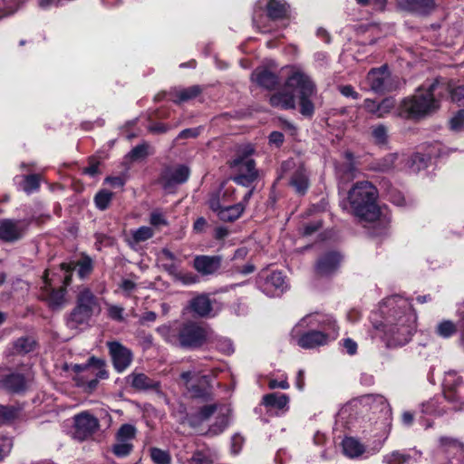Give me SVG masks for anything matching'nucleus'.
<instances>
[{
    "label": "nucleus",
    "mask_w": 464,
    "mask_h": 464,
    "mask_svg": "<svg viewBox=\"0 0 464 464\" xmlns=\"http://www.w3.org/2000/svg\"><path fill=\"white\" fill-rule=\"evenodd\" d=\"M230 410L227 406L221 405L216 416V422L212 424L208 432L213 435H218L224 431L228 425Z\"/></svg>",
    "instance_id": "2f4dec72"
},
{
    "label": "nucleus",
    "mask_w": 464,
    "mask_h": 464,
    "mask_svg": "<svg viewBox=\"0 0 464 464\" xmlns=\"http://www.w3.org/2000/svg\"><path fill=\"white\" fill-rule=\"evenodd\" d=\"M406 5L410 11L420 14H428L436 7L435 0H407Z\"/></svg>",
    "instance_id": "72a5a7b5"
},
{
    "label": "nucleus",
    "mask_w": 464,
    "mask_h": 464,
    "mask_svg": "<svg viewBox=\"0 0 464 464\" xmlns=\"http://www.w3.org/2000/svg\"><path fill=\"white\" fill-rule=\"evenodd\" d=\"M380 312L384 316V323L373 324V326L383 332L386 346L408 343L415 332L417 319L411 303L400 295H392L382 302Z\"/></svg>",
    "instance_id": "f257e3e1"
},
{
    "label": "nucleus",
    "mask_w": 464,
    "mask_h": 464,
    "mask_svg": "<svg viewBox=\"0 0 464 464\" xmlns=\"http://www.w3.org/2000/svg\"><path fill=\"white\" fill-rule=\"evenodd\" d=\"M270 104L282 110L295 109V97L292 92H277L270 97Z\"/></svg>",
    "instance_id": "a878e982"
},
{
    "label": "nucleus",
    "mask_w": 464,
    "mask_h": 464,
    "mask_svg": "<svg viewBox=\"0 0 464 464\" xmlns=\"http://www.w3.org/2000/svg\"><path fill=\"white\" fill-rule=\"evenodd\" d=\"M123 312L124 308L122 306L115 304H110L108 306V316L114 321H123Z\"/></svg>",
    "instance_id": "4d7b16f0"
},
{
    "label": "nucleus",
    "mask_w": 464,
    "mask_h": 464,
    "mask_svg": "<svg viewBox=\"0 0 464 464\" xmlns=\"http://www.w3.org/2000/svg\"><path fill=\"white\" fill-rule=\"evenodd\" d=\"M457 332L456 324L450 320H444L440 322L436 328L438 335L443 338H449Z\"/></svg>",
    "instance_id": "37998d69"
},
{
    "label": "nucleus",
    "mask_w": 464,
    "mask_h": 464,
    "mask_svg": "<svg viewBox=\"0 0 464 464\" xmlns=\"http://www.w3.org/2000/svg\"><path fill=\"white\" fill-rule=\"evenodd\" d=\"M136 436V429L133 425L123 424L116 434V443L112 446V452L117 457H126L133 450V440Z\"/></svg>",
    "instance_id": "9b49d317"
},
{
    "label": "nucleus",
    "mask_w": 464,
    "mask_h": 464,
    "mask_svg": "<svg viewBox=\"0 0 464 464\" xmlns=\"http://www.w3.org/2000/svg\"><path fill=\"white\" fill-rule=\"evenodd\" d=\"M160 332L168 343L187 349L202 346L208 335L205 327L194 322L184 323L177 327H163Z\"/></svg>",
    "instance_id": "20e7f679"
},
{
    "label": "nucleus",
    "mask_w": 464,
    "mask_h": 464,
    "mask_svg": "<svg viewBox=\"0 0 464 464\" xmlns=\"http://www.w3.org/2000/svg\"><path fill=\"white\" fill-rule=\"evenodd\" d=\"M103 361L91 357L85 364L72 365V371L76 373L73 378L78 387L91 392L98 385L99 379L108 377V372L104 368Z\"/></svg>",
    "instance_id": "0eeeda50"
},
{
    "label": "nucleus",
    "mask_w": 464,
    "mask_h": 464,
    "mask_svg": "<svg viewBox=\"0 0 464 464\" xmlns=\"http://www.w3.org/2000/svg\"><path fill=\"white\" fill-rule=\"evenodd\" d=\"M253 153V149L247 146L242 155H238L230 163L235 175L232 180L238 185L250 187L257 179L258 171L256 169V163L249 156Z\"/></svg>",
    "instance_id": "6e6552de"
},
{
    "label": "nucleus",
    "mask_w": 464,
    "mask_h": 464,
    "mask_svg": "<svg viewBox=\"0 0 464 464\" xmlns=\"http://www.w3.org/2000/svg\"><path fill=\"white\" fill-rule=\"evenodd\" d=\"M181 379L185 382L186 385L188 387V389H191L195 392V394L197 396H201L202 392L198 390L195 389L194 385L190 382L193 380H200L201 382L208 384V377L207 375L199 376L198 373H197L195 371H188L184 372L180 375Z\"/></svg>",
    "instance_id": "ea45409f"
},
{
    "label": "nucleus",
    "mask_w": 464,
    "mask_h": 464,
    "mask_svg": "<svg viewBox=\"0 0 464 464\" xmlns=\"http://www.w3.org/2000/svg\"><path fill=\"white\" fill-rule=\"evenodd\" d=\"M289 397L283 393L274 392L266 394L263 397V403L266 407L277 410H285L287 408Z\"/></svg>",
    "instance_id": "f704fd0d"
},
{
    "label": "nucleus",
    "mask_w": 464,
    "mask_h": 464,
    "mask_svg": "<svg viewBox=\"0 0 464 464\" xmlns=\"http://www.w3.org/2000/svg\"><path fill=\"white\" fill-rule=\"evenodd\" d=\"M266 9L269 18L273 20L284 18L287 13V5L281 0H266Z\"/></svg>",
    "instance_id": "473e14b6"
},
{
    "label": "nucleus",
    "mask_w": 464,
    "mask_h": 464,
    "mask_svg": "<svg viewBox=\"0 0 464 464\" xmlns=\"http://www.w3.org/2000/svg\"><path fill=\"white\" fill-rule=\"evenodd\" d=\"M44 284L42 295L48 301L53 308H60L65 303V287L53 289L51 287V279L49 278V271L46 270L44 275Z\"/></svg>",
    "instance_id": "6ab92c4d"
},
{
    "label": "nucleus",
    "mask_w": 464,
    "mask_h": 464,
    "mask_svg": "<svg viewBox=\"0 0 464 464\" xmlns=\"http://www.w3.org/2000/svg\"><path fill=\"white\" fill-rule=\"evenodd\" d=\"M428 158L420 153H415L408 160V167L413 172H418L427 167Z\"/></svg>",
    "instance_id": "79ce46f5"
},
{
    "label": "nucleus",
    "mask_w": 464,
    "mask_h": 464,
    "mask_svg": "<svg viewBox=\"0 0 464 464\" xmlns=\"http://www.w3.org/2000/svg\"><path fill=\"white\" fill-rule=\"evenodd\" d=\"M35 342L30 337H22L14 343V350L17 353L25 354L34 349Z\"/></svg>",
    "instance_id": "a19ab883"
},
{
    "label": "nucleus",
    "mask_w": 464,
    "mask_h": 464,
    "mask_svg": "<svg viewBox=\"0 0 464 464\" xmlns=\"http://www.w3.org/2000/svg\"><path fill=\"white\" fill-rule=\"evenodd\" d=\"M99 428L98 420L88 412H82L74 417V437L84 440Z\"/></svg>",
    "instance_id": "f8f14e48"
},
{
    "label": "nucleus",
    "mask_w": 464,
    "mask_h": 464,
    "mask_svg": "<svg viewBox=\"0 0 464 464\" xmlns=\"http://www.w3.org/2000/svg\"><path fill=\"white\" fill-rule=\"evenodd\" d=\"M191 464H210L208 457L198 451L191 458Z\"/></svg>",
    "instance_id": "774afa93"
},
{
    "label": "nucleus",
    "mask_w": 464,
    "mask_h": 464,
    "mask_svg": "<svg viewBox=\"0 0 464 464\" xmlns=\"http://www.w3.org/2000/svg\"><path fill=\"white\" fill-rule=\"evenodd\" d=\"M251 79L259 86L267 90H272L279 84L277 75L266 68H256L252 72Z\"/></svg>",
    "instance_id": "b1692460"
},
{
    "label": "nucleus",
    "mask_w": 464,
    "mask_h": 464,
    "mask_svg": "<svg viewBox=\"0 0 464 464\" xmlns=\"http://www.w3.org/2000/svg\"><path fill=\"white\" fill-rule=\"evenodd\" d=\"M388 195H389L390 199L395 205L402 206L404 204V197L400 191H397L396 189L392 188L390 191H388Z\"/></svg>",
    "instance_id": "69168bd1"
},
{
    "label": "nucleus",
    "mask_w": 464,
    "mask_h": 464,
    "mask_svg": "<svg viewBox=\"0 0 464 464\" xmlns=\"http://www.w3.org/2000/svg\"><path fill=\"white\" fill-rule=\"evenodd\" d=\"M150 222L152 226L155 227L167 225L166 218H164L163 214L159 211H153L150 214Z\"/></svg>",
    "instance_id": "e2e57ef3"
},
{
    "label": "nucleus",
    "mask_w": 464,
    "mask_h": 464,
    "mask_svg": "<svg viewBox=\"0 0 464 464\" xmlns=\"http://www.w3.org/2000/svg\"><path fill=\"white\" fill-rule=\"evenodd\" d=\"M13 442L9 438L0 439V461L8 455L12 450Z\"/></svg>",
    "instance_id": "bf43d9fd"
},
{
    "label": "nucleus",
    "mask_w": 464,
    "mask_h": 464,
    "mask_svg": "<svg viewBox=\"0 0 464 464\" xmlns=\"http://www.w3.org/2000/svg\"><path fill=\"white\" fill-rule=\"evenodd\" d=\"M150 458L155 464H169L170 456L169 452L158 448L150 449Z\"/></svg>",
    "instance_id": "de8ad7c7"
},
{
    "label": "nucleus",
    "mask_w": 464,
    "mask_h": 464,
    "mask_svg": "<svg viewBox=\"0 0 464 464\" xmlns=\"http://www.w3.org/2000/svg\"><path fill=\"white\" fill-rule=\"evenodd\" d=\"M215 347L221 353L227 355L234 353L233 343L227 338H218L215 342Z\"/></svg>",
    "instance_id": "603ef678"
},
{
    "label": "nucleus",
    "mask_w": 464,
    "mask_h": 464,
    "mask_svg": "<svg viewBox=\"0 0 464 464\" xmlns=\"http://www.w3.org/2000/svg\"><path fill=\"white\" fill-rule=\"evenodd\" d=\"M395 104L396 102L392 97L385 98L379 103L373 100L366 99L363 102V108L367 112L375 115L377 118H383L395 108Z\"/></svg>",
    "instance_id": "5701e85b"
},
{
    "label": "nucleus",
    "mask_w": 464,
    "mask_h": 464,
    "mask_svg": "<svg viewBox=\"0 0 464 464\" xmlns=\"http://www.w3.org/2000/svg\"><path fill=\"white\" fill-rule=\"evenodd\" d=\"M154 235L153 230L150 227H140L136 230L131 231V236L135 243L146 241L152 237Z\"/></svg>",
    "instance_id": "49530a36"
},
{
    "label": "nucleus",
    "mask_w": 464,
    "mask_h": 464,
    "mask_svg": "<svg viewBox=\"0 0 464 464\" xmlns=\"http://www.w3.org/2000/svg\"><path fill=\"white\" fill-rule=\"evenodd\" d=\"M285 85L297 93L300 113L311 117L314 111L313 99L317 92L316 85L312 78L302 69L292 68Z\"/></svg>",
    "instance_id": "39448f33"
},
{
    "label": "nucleus",
    "mask_w": 464,
    "mask_h": 464,
    "mask_svg": "<svg viewBox=\"0 0 464 464\" xmlns=\"http://www.w3.org/2000/svg\"><path fill=\"white\" fill-rule=\"evenodd\" d=\"M4 385L12 392H21L25 388V380L22 374L13 373L5 379Z\"/></svg>",
    "instance_id": "58836bf2"
},
{
    "label": "nucleus",
    "mask_w": 464,
    "mask_h": 464,
    "mask_svg": "<svg viewBox=\"0 0 464 464\" xmlns=\"http://www.w3.org/2000/svg\"><path fill=\"white\" fill-rule=\"evenodd\" d=\"M290 184L299 194H304L308 188V178L305 169L299 167L294 172Z\"/></svg>",
    "instance_id": "e433bc0d"
},
{
    "label": "nucleus",
    "mask_w": 464,
    "mask_h": 464,
    "mask_svg": "<svg viewBox=\"0 0 464 464\" xmlns=\"http://www.w3.org/2000/svg\"><path fill=\"white\" fill-rule=\"evenodd\" d=\"M341 262L342 256L338 252H326L318 257L315 272L319 276H330L339 269Z\"/></svg>",
    "instance_id": "4468645a"
},
{
    "label": "nucleus",
    "mask_w": 464,
    "mask_h": 464,
    "mask_svg": "<svg viewBox=\"0 0 464 464\" xmlns=\"http://www.w3.org/2000/svg\"><path fill=\"white\" fill-rule=\"evenodd\" d=\"M440 445L443 452L454 458L460 459L464 455V446L456 439L441 437L440 439Z\"/></svg>",
    "instance_id": "bb28decb"
},
{
    "label": "nucleus",
    "mask_w": 464,
    "mask_h": 464,
    "mask_svg": "<svg viewBox=\"0 0 464 464\" xmlns=\"http://www.w3.org/2000/svg\"><path fill=\"white\" fill-rule=\"evenodd\" d=\"M422 453L417 449L394 450L382 456L383 464H412L417 462Z\"/></svg>",
    "instance_id": "f3484780"
},
{
    "label": "nucleus",
    "mask_w": 464,
    "mask_h": 464,
    "mask_svg": "<svg viewBox=\"0 0 464 464\" xmlns=\"http://www.w3.org/2000/svg\"><path fill=\"white\" fill-rule=\"evenodd\" d=\"M27 226L24 220L3 219L0 221V239L5 242L19 240L24 235Z\"/></svg>",
    "instance_id": "ddd939ff"
},
{
    "label": "nucleus",
    "mask_w": 464,
    "mask_h": 464,
    "mask_svg": "<svg viewBox=\"0 0 464 464\" xmlns=\"http://www.w3.org/2000/svg\"><path fill=\"white\" fill-rule=\"evenodd\" d=\"M398 160L397 154H389L380 160H375L372 163L371 169L381 172H387L392 169L396 164V160Z\"/></svg>",
    "instance_id": "4c0bfd02"
},
{
    "label": "nucleus",
    "mask_w": 464,
    "mask_h": 464,
    "mask_svg": "<svg viewBox=\"0 0 464 464\" xmlns=\"http://www.w3.org/2000/svg\"><path fill=\"white\" fill-rule=\"evenodd\" d=\"M200 132L201 127L185 129L179 133L177 139L196 138L200 134Z\"/></svg>",
    "instance_id": "680f3d73"
},
{
    "label": "nucleus",
    "mask_w": 464,
    "mask_h": 464,
    "mask_svg": "<svg viewBox=\"0 0 464 464\" xmlns=\"http://www.w3.org/2000/svg\"><path fill=\"white\" fill-rule=\"evenodd\" d=\"M288 285L285 277L279 271H273L266 276L261 285L262 291L269 296H278L283 294Z\"/></svg>",
    "instance_id": "a211bd4d"
},
{
    "label": "nucleus",
    "mask_w": 464,
    "mask_h": 464,
    "mask_svg": "<svg viewBox=\"0 0 464 464\" xmlns=\"http://www.w3.org/2000/svg\"><path fill=\"white\" fill-rule=\"evenodd\" d=\"M78 274L83 278L89 275L92 269V261L90 257L85 256L77 263Z\"/></svg>",
    "instance_id": "6e6d98bb"
},
{
    "label": "nucleus",
    "mask_w": 464,
    "mask_h": 464,
    "mask_svg": "<svg viewBox=\"0 0 464 464\" xmlns=\"http://www.w3.org/2000/svg\"><path fill=\"white\" fill-rule=\"evenodd\" d=\"M345 163L342 165H336L335 170L337 176L340 179L349 181L355 178L357 169L354 166L353 156L351 152H345Z\"/></svg>",
    "instance_id": "cd10ccee"
},
{
    "label": "nucleus",
    "mask_w": 464,
    "mask_h": 464,
    "mask_svg": "<svg viewBox=\"0 0 464 464\" xmlns=\"http://www.w3.org/2000/svg\"><path fill=\"white\" fill-rule=\"evenodd\" d=\"M304 322L305 318L302 319L291 332V337L295 341L298 346L304 349H314L317 346L324 345L328 343V334L321 331H308L305 333H301V328L303 327Z\"/></svg>",
    "instance_id": "1a4fd4ad"
},
{
    "label": "nucleus",
    "mask_w": 464,
    "mask_h": 464,
    "mask_svg": "<svg viewBox=\"0 0 464 464\" xmlns=\"http://www.w3.org/2000/svg\"><path fill=\"white\" fill-rule=\"evenodd\" d=\"M222 258L219 256H197L193 266L202 276H210L218 271Z\"/></svg>",
    "instance_id": "412c9836"
},
{
    "label": "nucleus",
    "mask_w": 464,
    "mask_h": 464,
    "mask_svg": "<svg viewBox=\"0 0 464 464\" xmlns=\"http://www.w3.org/2000/svg\"><path fill=\"white\" fill-rule=\"evenodd\" d=\"M108 347L116 371L121 372L126 370L132 361L131 351L118 342L108 343Z\"/></svg>",
    "instance_id": "dca6fc26"
},
{
    "label": "nucleus",
    "mask_w": 464,
    "mask_h": 464,
    "mask_svg": "<svg viewBox=\"0 0 464 464\" xmlns=\"http://www.w3.org/2000/svg\"><path fill=\"white\" fill-rule=\"evenodd\" d=\"M438 87L439 82L435 81L427 88H418L413 96L401 102L399 115L407 119H420L436 111L439 108V102L435 98Z\"/></svg>",
    "instance_id": "f03ea898"
},
{
    "label": "nucleus",
    "mask_w": 464,
    "mask_h": 464,
    "mask_svg": "<svg viewBox=\"0 0 464 464\" xmlns=\"http://www.w3.org/2000/svg\"><path fill=\"white\" fill-rule=\"evenodd\" d=\"M377 189L369 181H360L349 191V201L356 217L366 221L378 218L380 210L376 205Z\"/></svg>",
    "instance_id": "7ed1b4c3"
},
{
    "label": "nucleus",
    "mask_w": 464,
    "mask_h": 464,
    "mask_svg": "<svg viewBox=\"0 0 464 464\" xmlns=\"http://www.w3.org/2000/svg\"><path fill=\"white\" fill-rule=\"evenodd\" d=\"M126 382L136 391L160 392V382L148 377L142 372H133L126 377Z\"/></svg>",
    "instance_id": "4be33fe9"
},
{
    "label": "nucleus",
    "mask_w": 464,
    "mask_h": 464,
    "mask_svg": "<svg viewBox=\"0 0 464 464\" xmlns=\"http://www.w3.org/2000/svg\"><path fill=\"white\" fill-rule=\"evenodd\" d=\"M150 145L146 142H143L140 145L135 146L128 154V157L131 160H139L145 159L147 156L150 154Z\"/></svg>",
    "instance_id": "a18cd8bd"
},
{
    "label": "nucleus",
    "mask_w": 464,
    "mask_h": 464,
    "mask_svg": "<svg viewBox=\"0 0 464 464\" xmlns=\"http://www.w3.org/2000/svg\"><path fill=\"white\" fill-rule=\"evenodd\" d=\"M440 399H432L422 404V412L426 414L441 415L445 411L440 407Z\"/></svg>",
    "instance_id": "09e8293b"
},
{
    "label": "nucleus",
    "mask_w": 464,
    "mask_h": 464,
    "mask_svg": "<svg viewBox=\"0 0 464 464\" xmlns=\"http://www.w3.org/2000/svg\"><path fill=\"white\" fill-rule=\"evenodd\" d=\"M201 91L198 85H193L188 88H174L169 92V99L175 103L188 102L198 96Z\"/></svg>",
    "instance_id": "393cba45"
},
{
    "label": "nucleus",
    "mask_w": 464,
    "mask_h": 464,
    "mask_svg": "<svg viewBox=\"0 0 464 464\" xmlns=\"http://www.w3.org/2000/svg\"><path fill=\"white\" fill-rule=\"evenodd\" d=\"M450 130L453 131H460L464 128V111L459 110L455 116L450 121Z\"/></svg>",
    "instance_id": "5fc2aeb1"
},
{
    "label": "nucleus",
    "mask_w": 464,
    "mask_h": 464,
    "mask_svg": "<svg viewBox=\"0 0 464 464\" xmlns=\"http://www.w3.org/2000/svg\"><path fill=\"white\" fill-rule=\"evenodd\" d=\"M101 306L97 297L89 288L82 289L77 295V304L67 318V326L76 329L79 325L87 323L90 318L99 314Z\"/></svg>",
    "instance_id": "423d86ee"
},
{
    "label": "nucleus",
    "mask_w": 464,
    "mask_h": 464,
    "mask_svg": "<svg viewBox=\"0 0 464 464\" xmlns=\"http://www.w3.org/2000/svg\"><path fill=\"white\" fill-rule=\"evenodd\" d=\"M444 398L451 402H459V407L456 410L462 409L464 405V382L462 378L454 371L446 372L443 381Z\"/></svg>",
    "instance_id": "9d476101"
},
{
    "label": "nucleus",
    "mask_w": 464,
    "mask_h": 464,
    "mask_svg": "<svg viewBox=\"0 0 464 464\" xmlns=\"http://www.w3.org/2000/svg\"><path fill=\"white\" fill-rule=\"evenodd\" d=\"M17 414L18 411L14 407H8L0 404V421H11L17 417Z\"/></svg>",
    "instance_id": "864d4df0"
},
{
    "label": "nucleus",
    "mask_w": 464,
    "mask_h": 464,
    "mask_svg": "<svg viewBox=\"0 0 464 464\" xmlns=\"http://www.w3.org/2000/svg\"><path fill=\"white\" fill-rule=\"evenodd\" d=\"M40 184L38 175L33 174L24 177L23 190L27 194H30L33 191L37 190Z\"/></svg>",
    "instance_id": "8fccbe9b"
},
{
    "label": "nucleus",
    "mask_w": 464,
    "mask_h": 464,
    "mask_svg": "<svg viewBox=\"0 0 464 464\" xmlns=\"http://www.w3.org/2000/svg\"><path fill=\"white\" fill-rule=\"evenodd\" d=\"M189 307L195 314L201 317L208 315L212 310L210 299L205 295L193 298L189 303Z\"/></svg>",
    "instance_id": "c756f323"
},
{
    "label": "nucleus",
    "mask_w": 464,
    "mask_h": 464,
    "mask_svg": "<svg viewBox=\"0 0 464 464\" xmlns=\"http://www.w3.org/2000/svg\"><path fill=\"white\" fill-rule=\"evenodd\" d=\"M390 72L386 66L372 69L366 78L372 91L375 92H382L392 91V87L390 83Z\"/></svg>",
    "instance_id": "2eb2a0df"
},
{
    "label": "nucleus",
    "mask_w": 464,
    "mask_h": 464,
    "mask_svg": "<svg viewBox=\"0 0 464 464\" xmlns=\"http://www.w3.org/2000/svg\"><path fill=\"white\" fill-rule=\"evenodd\" d=\"M339 91L345 97H351L354 100H357L359 98V93L355 92L351 85L340 86Z\"/></svg>",
    "instance_id": "338daca9"
},
{
    "label": "nucleus",
    "mask_w": 464,
    "mask_h": 464,
    "mask_svg": "<svg viewBox=\"0 0 464 464\" xmlns=\"http://www.w3.org/2000/svg\"><path fill=\"white\" fill-rule=\"evenodd\" d=\"M244 211V203H237L231 206H224L222 209L218 211V217L224 222H233L238 219Z\"/></svg>",
    "instance_id": "c85d7f7f"
},
{
    "label": "nucleus",
    "mask_w": 464,
    "mask_h": 464,
    "mask_svg": "<svg viewBox=\"0 0 464 464\" xmlns=\"http://www.w3.org/2000/svg\"><path fill=\"white\" fill-rule=\"evenodd\" d=\"M208 205H209V208H211V210L216 212L218 215V211H220L222 209V208L224 207V205L221 201V198H220V192L213 194L210 197Z\"/></svg>",
    "instance_id": "052dcab7"
},
{
    "label": "nucleus",
    "mask_w": 464,
    "mask_h": 464,
    "mask_svg": "<svg viewBox=\"0 0 464 464\" xmlns=\"http://www.w3.org/2000/svg\"><path fill=\"white\" fill-rule=\"evenodd\" d=\"M120 287L129 296L136 289V283L130 279H123Z\"/></svg>",
    "instance_id": "0e129e2a"
},
{
    "label": "nucleus",
    "mask_w": 464,
    "mask_h": 464,
    "mask_svg": "<svg viewBox=\"0 0 464 464\" xmlns=\"http://www.w3.org/2000/svg\"><path fill=\"white\" fill-rule=\"evenodd\" d=\"M189 177V169L185 165L166 168L161 175L164 187L184 183Z\"/></svg>",
    "instance_id": "aec40b11"
},
{
    "label": "nucleus",
    "mask_w": 464,
    "mask_h": 464,
    "mask_svg": "<svg viewBox=\"0 0 464 464\" xmlns=\"http://www.w3.org/2000/svg\"><path fill=\"white\" fill-rule=\"evenodd\" d=\"M451 100L459 106L464 107V85L459 86L450 92Z\"/></svg>",
    "instance_id": "13d9d810"
},
{
    "label": "nucleus",
    "mask_w": 464,
    "mask_h": 464,
    "mask_svg": "<svg viewBox=\"0 0 464 464\" xmlns=\"http://www.w3.org/2000/svg\"><path fill=\"white\" fill-rule=\"evenodd\" d=\"M220 404L205 405L199 411L189 417V423L192 426H198L200 423L208 420L214 413H218Z\"/></svg>",
    "instance_id": "7c9ffc66"
},
{
    "label": "nucleus",
    "mask_w": 464,
    "mask_h": 464,
    "mask_svg": "<svg viewBox=\"0 0 464 464\" xmlns=\"http://www.w3.org/2000/svg\"><path fill=\"white\" fill-rule=\"evenodd\" d=\"M372 135L374 141L378 144H385L387 142L388 134L384 125H377L372 127Z\"/></svg>",
    "instance_id": "3c124183"
},
{
    "label": "nucleus",
    "mask_w": 464,
    "mask_h": 464,
    "mask_svg": "<svg viewBox=\"0 0 464 464\" xmlns=\"http://www.w3.org/2000/svg\"><path fill=\"white\" fill-rule=\"evenodd\" d=\"M112 196H113V194L109 190H106V189L100 190L95 195V198H94V202H95L96 207L100 210L106 209L109 207V205L112 199Z\"/></svg>",
    "instance_id": "c03bdc74"
},
{
    "label": "nucleus",
    "mask_w": 464,
    "mask_h": 464,
    "mask_svg": "<svg viewBox=\"0 0 464 464\" xmlns=\"http://www.w3.org/2000/svg\"><path fill=\"white\" fill-rule=\"evenodd\" d=\"M343 450L349 458H358L365 451L364 446L354 438H345L343 440Z\"/></svg>",
    "instance_id": "c9c22d12"
}]
</instances>
